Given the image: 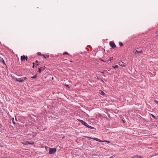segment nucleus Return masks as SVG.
I'll list each match as a JSON object with an SVG mask.
<instances>
[{"label": "nucleus", "mask_w": 158, "mask_h": 158, "mask_svg": "<svg viewBox=\"0 0 158 158\" xmlns=\"http://www.w3.org/2000/svg\"><path fill=\"white\" fill-rule=\"evenodd\" d=\"M78 120L81 122V123H82L83 125H84L86 127H88V128H90L91 129H95V128L91 127V126H90L85 121L83 120H81L80 119H78Z\"/></svg>", "instance_id": "1"}, {"label": "nucleus", "mask_w": 158, "mask_h": 158, "mask_svg": "<svg viewBox=\"0 0 158 158\" xmlns=\"http://www.w3.org/2000/svg\"><path fill=\"white\" fill-rule=\"evenodd\" d=\"M27 79V77H22L19 78H16L15 79V80L16 81H18L20 82H23L25 80H26Z\"/></svg>", "instance_id": "2"}, {"label": "nucleus", "mask_w": 158, "mask_h": 158, "mask_svg": "<svg viewBox=\"0 0 158 158\" xmlns=\"http://www.w3.org/2000/svg\"><path fill=\"white\" fill-rule=\"evenodd\" d=\"M109 44L113 48H114L116 47L113 41H110L109 43Z\"/></svg>", "instance_id": "3"}, {"label": "nucleus", "mask_w": 158, "mask_h": 158, "mask_svg": "<svg viewBox=\"0 0 158 158\" xmlns=\"http://www.w3.org/2000/svg\"><path fill=\"white\" fill-rule=\"evenodd\" d=\"M45 67L44 66L39 68L38 72H39V73H41V72L43 71L45 69Z\"/></svg>", "instance_id": "4"}, {"label": "nucleus", "mask_w": 158, "mask_h": 158, "mask_svg": "<svg viewBox=\"0 0 158 158\" xmlns=\"http://www.w3.org/2000/svg\"><path fill=\"white\" fill-rule=\"evenodd\" d=\"M56 151V149H50L49 153L52 154L55 152Z\"/></svg>", "instance_id": "5"}, {"label": "nucleus", "mask_w": 158, "mask_h": 158, "mask_svg": "<svg viewBox=\"0 0 158 158\" xmlns=\"http://www.w3.org/2000/svg\"><path fill=\"white\" fill-rule=\"evenodd\" d=\"M118 64L120 66L122 67H125V65L124 64V63L122 62V61H120L119 62Z\"/></svg>", "instance_id": "6"}, {"label": "nucleus", "mask_w": 158, "mask_h": 158, "mask_svg": "<svg viewBox=\"0 0 158 158\" xmlns=\"http://www.w3.org/2000/svg\"><path fill=\"white\" fill-rule=\"evenodd\" d=\"M23 143L25 145H27L28 144H34V142H32V143H30L28 141H26L24 143Z\"/></svg>", "instance_id": "7"}, {"label": "nucleus", "mask_w": 158, "mask_h": 158, "mask_svg": "<svg viewBox=\"0 0 158 158\" xmlns=\"http://www.w3.org/2000/svg\"><path fill=\"white\" fill-rule=\"evenodd\" d=\"M142 50L140 51H138L137 50H134V53L136 54L137 53H142Z\"/></svg>", "instance_id": "8"}, {"label": "nucleus", "mask_w": 158, "mask_h": 158, "mask_svg": "<svg viewBox=\"0 0 158 158\" xmlns=\"http://www.w3.org/2000/svg\"><path fill=\"white\" fill-rule=\"evenodd\" d=\"M0 61L2 62L4 64H5V62L3 58L1 56H0Z\"/></svg>", "instance_id": "9"}, {"label": "nucleus", "mask_w": 158, "mask_h": 158, "mask_svg": "<svg viewBox=\"0 0 158 158\" xmlns=\"http://www.w3.org/2000/svg\"><path fill=\"white\" fill-rule=\"evenodd\" d=\"M131 158H141V157L138 155H135Z\"/></svg>", "instance_id": "10"}, {"label": "nucleus", "mask_w": 158, "mask_h": 158, "mask_svg": "<svg viewBox=\"0 0 158 158\" xmlns=\"http://www.w3.org/2000/svg\"><path fill=\"white\" fill-rule=\"evenodd\" d=\"M25 56L23 55L21 56V60L22 61L24 60H25Z\"/></svg>", "instance_id": "11"}, {"label": "nucleus", "mask_w": 158, "mask_h": 158, "mask_svg": "<svg viewBox=\"0 0 158 158\" xmlns=\"http://www.w3.org/2000/svg\"><path fill=\"white\" fill-rule=\"evenodd\" d=\"M99 93L100 94L102 95H103L104 94V93L102 90H100L99 91Z\"/></svg>", "instance_id": "12"}, {"label": "nucleus", "mask_w": 158, "mask_h": 158, "mask_svg": "<svg viewBox=\"0 0 158 158\" xmlns=\"http://www.w3.org/2000/svg\"><path fill=\"white\" fill-rule=\"evenodd\" d=\"M37 75H35L33 77H31V78H33L34 79H36L37 77Z\"/></svg>", "instance_id": "13"}, {"label": "nucleus", "mask_w": 158, "mask_h": 158, "mask_svg": "<svg viewBox=\"0 0 158 158\" xmlns=\"http://www.w3.org/2000/svg\"><path fill=\"white\" fill-rule=\"evenodd\" d=\"M112 67L114 69H115V68H118V66L117 65H114L112 66Z\"/></svg>", "instance_id": "14"}, {"label": "nucleus", "mask_w": 158, "mask_h": 158, "mask_svg": "<svg viewBox=\"0 0 158 158\" xmlns=\"http://www.w3.org/2000/svg\"><path fill=\"white\" fill-rule=\"evenodd\" d=\"M42 55L45 58H47L49 57V56L47 55Z\"/></svg>", "instance_id": "15"}, {"label": "nucleus", "mask_w": 158, "mask_h": 158, "mask_svg": "<svg viewBox=\"0 0 158 158\" xmlns=\"http://www.w3.org/2000/svg\"><path fill=\"white\" fill-rule=\"evenodd\" d=\"M119 45L121 46H122L123 45V43L122 42H119Z\"/></svg>", "instance_id": "16"}, {"label": "nucleus", "mask_w": 158, "mask_h": 158, "mask_svg": "<svg viewBox=\"0 0 158 158\" xmlns=\"http://www.w3.org/2000/svg\"><path fill=\"white\" fill-rule=\"evenodd\" d=\"M63 55H69V53L67 52H64L63 53Z\"/></svg>", "instance_id": "17"}, {"label": "nucleus", "mask_w": 158, "mask_h": 158, "mask_svg": "<svg viewBox=\"0 0 158 158\" xmlns=\"http://www.w3.org/2000/svg\"><path fill=\"white\" fill-rule=\"evenodd\" d=\"M95 140H97V141H98L99 142H100L101 141V140L100 139H98V138H96L95 139Z\"/></svg>", "instance_id": "18"}, {"label": "nucleus", "mask_w": 158, "mask_h": 158, "mask_svg": "<svg viewBox=\"0 0 158 158\" xmlns=\"http://www.w3.org/2000/svg\"><path fill=\"white\" fill-rule=\"evenodd\" d=\"M154 102L156 103L157 105H158V101H157L156 100H154Z\"/></svg>", "instance_id": "19"}, {"label": "nucleus", "mask_w": 158, "mask_h": 158, "mask_svg": "<svg viewBox=\"0 0 158 158\" xmlns=\"http://www.w3.org/2000/svg\"><path fill=\"white\" fill-rule=\"evenodd\" d=\"M37 54L39 56L41 55V53L40 52H38Z\"/></svg>", "instance_id": "20"}, {"label": "nucleus", "mask_w": 158, "mask_h": 158, "mask_svg": "<svg viewBox=\"0 0 158 158\" xmlns=\"http://www.w3.org/2000/svg\"><path fill=\"white\" fill-rule=\"evenodd\" d=\"M27 59H28L27 56H25V60H26L27 61Z\"/></svg>", "instance_id": "21"}, {"label": "nucleus", "mask_w": 158, "mask_h": 158, "mask_svg": "<svg viewBox=\"0 0 158 158\" xmlns=\"http://www.w3.org/2000/svg\"><path fill=\"white\" fill-rule=\"evenodd\" d=\"M152 116L153 118H156V117L153 115L152 114Z\"/></svg>", "instance_id": "22"}, {"label": "nucleus", "mask_w": 158, "mask_h": 158, "mask_svg": "<svg viewBox=\"0 0 158 158\" xmlns=\"http://www.w3.org/2000/svg\"><path fill=\"white\" fill-rule=\"evenodd\" d=\"M66 87H67V88H69V85H66Z\"/></svg>", "instance_id": "23"}, {"label": "nucleus", "mask_w": 158, "mask_h": 158, "mask_svg": "<svg viewBox=\"0 0 158 158\" xmlns=\"http://www.w3.org/2000/svg\"><path fill=\"white\" fill-rule=\"evenodd\" d=\"M114 156H110L109 158H113L114 157Z\"/></svg>", "instance_id": "24"}, {"label": "nucleus", "mask_w": 158, "mask_h": 158, "mask_svg": "<svg viewBox=\"0 0 158 158\" xmlns=\"http://www.w3.org/2000/svg\"><path fill=\"white\" fill-rule=\"evenodd\" d=\"M156 34H157V35L158 36V31L156 32Z\"/></svg>", "instance_id": "25"}, {"label": "nucleus", "mask_w": 158, "mask_h": 158, "mask_svg": "<svg viewBox=\"0 0 158 158\" xmlns=\"http://www.w3.org/2000/svg\"><path fill=\"white\" fill-rule=\"evenodd\" d=\"M113 59V57H111L110 60H109V61H110L111 60H112Z\"/></svg>", "instance_id": "26"}, {"label": "nucleus", "mask_w": 158, "mask_h": 158, "mask_svg": "<svg viewBox=\"0 0 158 158\" xmlns=\"http://www.w3.org/2000/svg\"><path fill=\"white\" fill-rule=\"evenodd\" d=\"M34 68V65H33L32 66V68Z\"/></svg>", "instance_id": "27"}, {"label": "nucleus", "mask_w": 158, "mask_h": 158, "mask_svg": "<svg viewBox=\"0 0 158 158\" xmlns=\"http://www.w3.org/2000/svg\"><path fill=\"white\" fill-rule=\"evenodd\" d=\"M35 62H36V63L38 62V60H36V61H35Z\"/></svg>", "instance_id": "28"}, {"label": "nucleus", "mask_w": 158, "mask_h": 158, "mask_svg": "<svg viewBox=\"0 0 158 158\" xmlns=\"http://www.w3.org/2000/svg\"><path fill=\"white\" fill-rule=\"evenodd\" d=\"M33 65H34L35 64L34 63H33Z\"/></svg>", "instance_id": "29"}, {"label": "nucleus", "mask_w": 158, "mask_h": 158, "mask_svg": "<svg viewBox=\"0 0 158 158\" xmlns=\"http://www.w3.org/2000/svg\"><path fill=\"white\" fill-rule=\"evenodd\" d=\"M106 141L107 142H109V141Z\"/></svg>", "instance_id": "30"}, {"label": "nucleus", "mask_w": 158, "mask_h": 158, "mask_svg": "<svg viewBox=\"0 0 158 158\" xmlns=\"http://www.w3.org/2000/svg\"><path fill=\"white\" fill-rule=\"evenodd\" d=\"M13 123H14V124H15V122H14V121H13Z\"/></svg>", "instance_id": "31"}, {"label": "nucleus", "mask_w": 158, "mask_h": 158, "mask_svg": "<svg viewBox=\"0 0 158 158\" xmlns=\"http://www.w3.org/2000/svg\"><path fill=\"white\" fill-rule=\"evenodd\" d=\"M45 148H48V147H45Z\"/></svg>", "instance_id": "32"}, {"label": "nucleus", "mask_w": 158, "mask_h": 158, "mask_svg": "<svg viewBox=\"0 0 158 158\" xmlns=\"http://www.w3.org/2000/svg\"><path fill=\"white\" fill-rule=\"evenodd\" d=\"M38 65V64H36V65Z\"/></svg>", "instance_id": "33"}, {"label": "nucleus", "mask_w": 158, "mask_h": 158, "mask_svg": "<svg viewBox=\"0 0 158 158\" xmlns=\"http://www.w3.org/2000/svg\"><path fill=\"white\" fill-rule=\"evenodd\" d=\"M70 61L71 62H72V61Z\"/></svg>", "instance_id": "34"}, {"label": "nucleus", "mask_w": 158, "mask_h": 158, "mask_svg": "<svg viewBox=\"0 0 158 158\" xmlns=\"http://www.w3.org/2000/svg\"><path fill=\"white\" fill-rule=\"evenodd\" d=\"M105 141H103L102 142H104Z\"/></svg>", "instance_id": "35"}, {"label": "nucleus", "mask_w": 158, "mask_h": 158, "mask_svg": "<svg viewBox=\"0 0 158 158\" xmlns=\"http://www.w3.org/2000/svg\"><path fill=\"white\" fill-rule=\"evenodd\" d=\"M101 60L102 61H103V60Z\"/></svg>", "instance_id": "36"}]
</instances>
